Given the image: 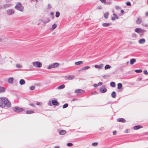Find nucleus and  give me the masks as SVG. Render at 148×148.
Returning <instances> with one entry per match:
<instances>
[{
  "instance_id": "obj_1",
  "label": "nucleus",
  "mask_w": 148,
  "mask_h": 148,
  "mask_svg": "<svg viewBox=\"0 0 148 148\" xmlns=\"http://www.w3.org/2000/svg\"><path fill=\"white\" fill-rule=\"evenodd\" d=\"M9 108L11 106V104L7 98L2 97L0 98V107L4 108L5 107Z\"/></svg>"
},
{
  "instance_id": "obj_2",
  "label": "nucleus",
  "mask_w": 148,
  "mask_h": 148,
  "mask_svg": "<svg viewBox=\"0 0 148 148\" xmlns=\"http://www.w3.org/2000/svg\"><path fill=\"white\" fill-rule=\"evenodd\" d=\"M15 8L16 10L22 12L23 10L24 7L22 5L21 3H18L15 6Z\"/></svg>"
},
{
  "instance_id": "obj_3",
  "label": "nucleus",
  "mask_w": 148,
  "mask_h": 148,
  "mask_svg": "<svg viewBox=\"0 0 148 148\" xmlns=\"http://www.w3.org/2000/svg\"><path fill=\"white\" fill-rule=\"evenodd\" d=\"M59 65V64L58 63L56 62L52 63L49 65L47 69H50L51 68H55L56 67Z\"/></svg>"
},
{
  "instance_id": "obj_4",
  "label": "nucleus",
  "mask_w": 148,
  "mask_h": 148,
  "mask_svg": "<svg viewBox=\"0 0 148 148\" xmlns=\"http://www.w3.org/2000/svg\"><path fill=\"white\" fill-rule=\"evenodd\" d=\"M32 64L34 67H36L40 68L42 66V64L39 61L33 62Z\"/></svg>"
},
{
  "instance_id": "obj_5",
  "label": "nucleus",
  "mask_w": 148,
  "mask_h": 148,
  "mask_svg": "<svg viewBox=\"0 0 148 148\" xmlns=\"http://www.w3.org/2000/svg\"><path fill=\"white\" fill-rule=\"evenodd\" d=\"M12 110L16 112H19L23 111V109L18 107H14L12 108Z\"/></svg>"
},
{
  "instance_id": "obj_6",
  "label": "nucleus",
  "mask_w": 148,
  "mask_h": 148,
  "mask_svg": "<svg viewBox=\"0 0 148 148\" xmlns=\"http://www.w3.org/2000/svg\"><path fill=\"white\" fill-rule=\"evenodd\" d=\"M8 15H11L14 13V11L12 9H10L7 10L6 11Z\"/></svg>"
},
{
  "instance_id": "obj_7",
  "label": "nucleus",
  "mask_w": 148,
  "mask_h": 148,
  "mask_svg": "<svg viewBox=\"0 0 148 148\" xmlns=\"http://www.w3.org/2000/svg\"><path fill=\"white\" fill-rule=\"evenodd\" d=\"M74 78V76L73 75H69L65 77V78L67 80H72Z\"/></svg>"
},
{
  "instance_id": "obj_8",
  "label": "nucleus",
  "mask_w": 148,
  "mask_h": 148,
  "mask_svg": "<svg viewBox=\"0 0 148 148\" xmlns=\"http://www.w3.org/2000/svg\"><path fill=\"white\" fill-rule=\"evenodd\" d=\"M107 89L104 86H102L100 88V91L103 93H105L107 91Z\"/></svg>"
},
{
  "instance_id": "obj_9",
  "label": "nucleus",
  "mask_w": 148,
  "mask_h": 148,
  "mask_svg": "<svg viewBox=\"0 0 148 148\" xmlns=\"http://www.w3.org/2000/svg\"><path fill=\"white\" fill-rule=\"evenodd\" d=\"M50 19H49V18H48L47 19V21H45V20H44L43 19H40V22H42V23H44V24L45 25H46L47 23L49 22L50 21Z\"/></svg>"
},
{
  "instance_id": "obj_10",
  "label": "nucleus",
  "mask_w": 148,
  "mask_h": 148,
  "mask_svg": "<svg viewBox=\"0 0 148 148\" xmlns=\"http://www.w3.org/2000/svg\"><path fill=\"white\" fill-rule=\"evenodd\" d=\"M117 121L118 122L122 123H125L126 122V120L123 118H119L117 119Z\"/></svg>"
},
{
  "instance_id": "obj_11",
  "label": "nucleus",
  "mask_w": 148,
  "mask_h": 148,
  "mask_svg": "<svg viewBox=\"0 0 148 148\" xmlns=\"http://www.w3.org/2000/svg\"><path fill=\"white\" fill-rule=\"evenodd\" d=\"M135 32L138 34H140L143 32V30L140 28H137L135 29Z\"/></svg>"
},
{
  "instance_id": "obj_12",
  "label": "nucleus",
  "mask_w": 148,
  "mask_h": 148,
  "mask_svg": "<svg viewBox=\"0 0 148 148\" xmlns=\"http://www.w3.org/2000/svg\"><path fill=\"white\" fill-rule=\"evenodd\" d=\"M103 66V64H101L99 65H95L94 67L100 69L102 68Z\"/></svg>"
},
{
  "instance_id": "obj_13",
  "label": "nucleus",
  "mask_w": 148,
  "mask_h": 148,
  "mask_svg": "<svg viewBox=\"0 0 148 148\" xmlns=\"http://www.w3.org/2000/svg\"><path fill=\"white\" fill-rule=\"evenodd\" d=\"M84 91L80 89H78L75 90V92L76 93H82Z\"/></svg>"
},
{
  "instance_id": "obj_14",
  "label": "nucleus",
  "mask_w": 148,
  "mask_h": 148,
  "mask_svg": "<svg viewBox=\"0 0 148 148\" xmlns=\"http://www.w3.org/2000/svg\"><path fill=\"white\" fill-rule=\"evenodd\" d=\"M142 126L140 125H138L134 126V129L135 130H138V129L142 128Z\"/></svg>"
},
{
  "instance_id": "obj_15",
  "label": "nucleus",
  "mask_w": 148,
  "mask_h": 148,
  "mask_svg": "<svg viewBox=\"0 0 148 148\" xmlns=\"http://www.w3.org/2000/svg\"><path fill=\"white\" fill-rule=\"evenodd\" d=\"M111 25V23H103L102 25L104 27H107L110 26Z\"/></svg>"
},
{
  "instance_id": "obj_16",
  "label": "nucleus",
  "mask_w": 148,
  "mask_h": 148,
  "mask_svg": "<svg viewBox=\"0 0 148 148\" xmlns=\"http://www.w3.org/2000/svg\"><path fill=\"white\" fill-rule=\"evenodd\" d=\"M13 80V78L12 77L9 78L8 79V82L10 84L12 83Z\"/></svg>"
},
{
  "instance_id": "obj_17",
  "label": "nucleus",
  "mask_w": 148,
  "mask_h": 148,
  "mask_svg": "<svg viewBox=\"0 0 148 148\" xmlns=\"http://www.w3.org/2000/svg\"><path fill=\"white\" fill-rule=\"evenodd\" d=\"M138 42H139V43L141 44H143L145 42V39L142 38V39L139 40Z\"/></svg>"
},
{
  "instance_id": "obj_18",
  "label": "nucleus",
  "mask_w": 148,
  "mask_h": 148,
  "mask_svg": "<svg viewBox=\"0 0 148 148\" xmlns=\"http://www.w3.org/2000/svg\"><path fill=\"white\" fill-rule=\"evenodd\" d=\"M136 62V60L134 58H132L130 60V64L131 65L133 64Z\"/></svg>"
},
{
  "instance_id": "obj_19",
  "label": "nucleus",
  "mask_w": 148,
  "mask_h": 148,
  "mask_svg": "<svg viewBox=\"0 0 148 148\" xmlns=\"http://www.w3.org/2000/svg\"><path fill=\"white\" fill-rule=\"evenodd\" d=\"M59 134L60 135H63L66 133V131L65 130H62L59 132Z\"/></svg>"
},
{
  "instance_id": "obj_20",
  "label": "nucleus",
  "mask_w": 148,
  "mask_h": 148,
  "mask_svg": "<svg viewBox=\"0 0 148 148\" xmlns=\"http://www.w3.org/2000/svg\"><path fill=\"white\" fill-rule=\"evenodd\" d=\"M142 22V19L141 18L139 17L137 19L136 22L138 24Z\"/></svg>"
},
{
  "instance_id": "obj_21",
  "label": "nucleus",
  "mask_w": 148,
  "mask_h": 148,
  "mask_svg": "<svg viewBox=\"0 0 148 148\" xmlns=\"http://www.w3.org/2000/svg\"><path fill=\"white\" fill-rule=\"evenodd\" d=\"M52 103L53 105H56L58 103V102L56 100H53L52 101Z\"/></svg>"
},
{
  "instance_id": "obj_22",
  "label": "nucleus",
  "mask_w": 148,
  "mask_h": 148,
  "mask_svg": "<svg viewBox=\"0 0 148 148\" xmlns=\"http://www.w3.org/2000/svg\"><path fill=\"white\" fill-rule=\"evenodd\" d=\"M19 83L21 85H23L25 84V82L24 79H21Z\"/></svg>"
},
{
  "instance_id": "obj_23",
  "label": "nucleus",
  "mask_w": 148,
  "mask_h": 148,
  "mask_svg": "<svg viewBox=\"0 0 148 148\" xmlns=\"http://www.w3.org/2000/svg\"><path fill=\"white\" fill-rule=\"evenodd\" d=\"M65 87V86L64 85V84H62V85L59 86L58 87V89H63Z\"/></svg>"
},
{
  "instance_id": "obj_24",
  "label": "nucleus",
  "mask_w": 148,
  "mask_h": 148,
  "mask_svg": "<svg viewBox=\"0 0 148 148\" xmlns=\"http://www.w3.org/2000/svg\"><path fill=\"white\" fill-rule=\"evenodd\" d=\"M83 63V62L82 61H80L75 62V64L76 65H79L80 64H82Z\"/></svg>"
},
{
  "instance_id": "obj_25",
  "label": "nucleus",
  "mask_w": 148,
  "mask_h": 148,
  "mask_svg": "<svg viewBox=\"0 0 148 148\" xmlns=\"http://www.w3.org/2000/svg\"><path fill=\"white\" fill-rule=\"evenodd\" d=\"M34 113V112L33 110H27L26 111V113L27 114H32Z\"/></svg>"
},
{
  "instance_id": "obj_26",
  "label": "nucleus",
  "mask_w": 148,
  "mask_h": 148,
  "mask_svg": "<svg viewBox=\"0 0 148 148\" xmlns=\"http://www.w3.org/2000/svg\"><path fill=\"white\" fill-rule=\"evenodd\" d=\"M111 66L107 64L106 65L105 67H104V69L105 70H107L108 69H110L111 68Z\"/></svg>"
},
{
  "instance_id": "obj_27",
  "label": "nucleus",
  "mask_w": 148,
  "mask_h": 148,
  "mask_svg": "<svg viewBox=\"0 0 148 148\" xmlns=\"http://www.w3.org/2000/svg\"><path fill=\"white\" fill-rule=\"evenodd\" d=\"M5 90L3 87H0V93L1 92H4Z\"/></svg>"
},
{
  "instance_id": "obj_28",
  "label": "nucleus",
  "mask_w": 148,
  "mask_h": 148,
  "mask_svg": "<svg viewBox=\"0 0 148 148\" xmlns=\"http://www.w3.org/2000/svg\"><path fill=\"white\" fill-rule=\"evenodd\" d=\"M116 93L114 91L112 92L111 94V96L113 98H115L116 97Z\"/></svg>"
},
{
  "instance_id": "obj_29",
  "label": "nucleus",
  "mask_w": 148,
  "mask_h": 148,
  "mask_svg": "<svg viewBox=\"0 0 148 148\" xmlns=\"http://www.w3.org/2000/svg\"><path fill=\"white\" fill-rule=\"evenodd\" d=\"M109 14L108 12H106L104 14V17L106 18H107Z\"/></svg>"
},
{
  "instance_id": "obj_30",
  "label": "nucleus",
  "mask_w": 148,
  "mask_h": 148,
  "mask_svg": "<svg viewBox=\"0 0 148 148\" xmlns=\"http://www.w3.org/2000/svg\"><path fill=\"white\" fill-rule=\"evenodd\" d=\"M57 27V25L55 24H53L51 27L52 30H53L56 28Z\"/></svg>"
},
{
  "instance_id": "obj_31",
  "label": "nucleus",
  "mask_w": 148,
  "mask_h": 148,
  "mask_svg": "<svg viewBox=\"0 0 148 148\" xmlns=\"http://www.w3.org/2000/svg\"><path fill=\"white\" fill-rule=\"evenodd\" d=\"M110 85L112 87H114L115 86V84L114 82H112L110 83Z\"/></svg>"
},
{
  "instance_id": "obj_32",
  "label": "nucleus",
  "mask_w": 148,
  "mask_h": 148,
  "mask_svg": "<svg viewBox=\"0 0 148 148\" xmlns=\"http://www.w3.org/2000/svg\"><path fill=\"white\" fill-rule=\"evenodd\" d=\"M122 86V85L121 83H119L118 84V89H121Z\"/></svg>"
},
{
  "instance_id": "obj_33",
  "label": "nucleus",
  "mask_w": 148,
  "mask_h": 148,
  "mask_svg": "<svg viewBox=\"0 0 148 148\" xmlns=\"http://www.w3.org/2000/svg\"><path fill=\"white\" fill-rule=\"evenodd\" d=\"M135 71L137 73H140L142 72V70L141 69L136 70Z\"/></svg>"
},
{
  "instance_id": "obj_34",
  "label": "nucleus",
  "mask_w": 148,
  "mask_h": 148,
  "mask_svg": "<svg viewBox=\"0 0 148 148\" xmlns=\"http://www.w3.org/2000/svg\"><path fill=\"white\" fill-rule=\"evenodd\" d=\"M60 15V13L59 12H57L56 13V17H58Z\"/></svg>"
},
{
  "instance_id": "obj_35",
  "label": "nucleus",
  "mask_w": 148,
  "mask_h": 148,
  "mask_svg": "<svg viewBox=\"0 0 148 148\" xmlns=\"http://www.w3.org/2000/svg\"><path fill=\"white\" fill-rule=\"evenodd\" d=\"M68 105L67 103H65L63 106V108H65L68 107Z\"/></svg>"
},
{
  "instance_id": "obj_36",
  "label": "nucleus",
  "mask_w": 148,
  "mask_h": 148,
  "mask_svg": "<svg viewBox=\"0 0 148 148\" xmlns=\"http://www.w3.org/2000/svg\"><path fill=\"white\" fill-rule=\"evenodd\" d=\"M16 66L17 68H21L22 67V66L20 64H18L16 65Z\"/></svg>"
},
{
  "instance_id": "obj_37",
  "label": "nucleus",
  "mask_w": 148,
  "mask_h": 148,
  "mask_svg": "<svg viewBox=\"0 0 148 148\" xmlns=\"http://www.w3.org/2000/svg\"><path fill=\"white\" fill-rule=\"evenodd\" d=\"M67 146L68 147H71L73 145V144L71 143H68L67 144Z\"/></svg>"
},
{
  "instance_id": "obj_38",
  "label": "nucleus",
  "mask_w": 148,
  "mask_h": 148,
  "mask_svg": "<svg viewBox=\"0 0 148 148\" xmlns=\"http://www.w3.org/2000/svg\"><path fill=\"white\" fill-rule=\"evenodd\" d=\"M35 88V87L34 86H32L30 87V89L31 90H34Z\"/></svg>"
},
{
  "instance_id": "obj_39",
  "label": "nucleus",
  "mask_w": 148,
  "mask_h": 148,
  "mask_svg": "<svg viewBox=\"0 0 148 148\" xmlns=\"http://www.w3.org/2000/svg\"><path fill=\"white\" fill-rule=\"evenodd\" d=\"M42 103L41 102H37L36 104L38 106H41L42 105Z\"/></svg>"
},
{
  "instance_id": "obj_40",
  "label": "nucleus",
  "mask_w": 148,
  "mask_h": 148,
  "mask_svg": "<svg viewBox=\"0 0 148 148\" xmlns=\"http://www.w3.org/2000/svg\"><path fill=\"white\" fill-rule=\"evenodd\" d=\"M115 8L117 10H119L121 9L120 7L118 6H115Z\"/></svg>"
},
{
  "instance_id": "obj_41",
  "label": "nucleus",
  "mask_w": 148,
  "mask_h": 148,
  "mask_svg": "<svg viewBox=\"0 0 148 148\" xmlns=\"http://www.w3.org/2000/svg\"><path fill=\"white\" fill-rule=\"evenodd\" d=\"M126 4L128 6H130L131 5V3L129 1L127 2L126 3Z\"/></svg>"
},
{
  "instance_id": "obj_42",
  "label": "nucleus",
  "mask_w": 148,
  "mask_h": 148,
  "mask_svg": "<svg viewBox=\"0 0 148 148\" xmlns=\"http://www.w3.org/2000/svg\"><path fill=\"white\" fill-rule=\"evenodd\" d=\"M29 105H30L31 106H32L34 107H36V105H35V104H34V103L29 104Z\"/></svg>"
},
{
  "instance_id": "obj_43",
  "label": "nucleus",
  "mask_w": 148,
  "mask_h": 148,
  "mask_svg": "<svg viewBox=\"0 0 148 148\" xmlns=\"http://www.w3.org/2000/svg\"><path fill=\"white\" fill-rule=\"evenodd\" d=\"M130 129H127L126 130L125 132L126 133H128L130 132Z\"/></svg>"
},
{
  "instance_id": "obj_44",
  "label": "nucleus",
  "mask_w": 148,
  "mask_h": 148,
  "mask_svg": "<svg viewBox=\"0 0 148 148\" xmlns=\"http://www.w3.org/2000/svg\"><path fill=\"white\" fill-rule=\"evenodd\" d=\"M90 68V67L89 66H87L84 67L85 70L89 69Z\"/></svg>"
},
{
  "instance_id": "obj_45",
  "label": "nucleus",
  "mask_w": 148,
  "mask_h": 148,
  "mask_svg": "<svg viewBox=\"0 0 148 148\" xmlns=\"http://www.w3.org/2000/svg\"><path fill=\"white\" fill-rule=\"evenodd\" d=\"M145 75H147L148 73L147 71L146 70H145L143 71Z\"/></svg>"
},
{
  "instance_id": "obj_46",
  "label": "nucleus",
  "mask_w": 148,
  "mask_h": 148,
  "mask_svg": "<svg viewBox=\"0 0 148 148\" xmlns=\"http://www.w3.org/2000/svg\"><path fill=\"white\" fill-rule=\"evenodd\" d=\"M100 1L103 3H105L106 2V0H100Z\"/></svg>"
},
{
  "instance_id": "obj_47",
  "label": "nucleus",
  "mask_w": 148,
  "mask_h": 148,
  "mask_svg": "<svg viewBox=\"0 0 148 148\" xmlns=\"http://www.w3.org/2000/svg\"><path fill=\"white\" fill-rule=\"evenodd\" d=\"M97 145V143H92V145L93 146H96Z\"/></svg>"
},
{
  "instance_id": "obj_48",
  "label": "nucleus",
  "mask_w": 148,
  "mask_h": 148,
  "mask_svg": "<svg viewBox=\"0 0 148 148\" xmlns=\"http://www.w3.org/2000/svg\"><path fill=\"white\" fill-rule=\"evenodd\" d=\"M103 84V83L101 82H100L98 83V86L99 85H101Z\"/></svg>"
},
{
  "instance_id": "obj_49",
  "label": "nucleus",
  "mask_w": 148,
  "mask_h": 148,
  "mask_svg": "<svg viewBox=\"0 0 148 148\" xmlns=\"http://www.w3.org/2000/svg\"><path fill=\"white\" fill-rule=\"evenodd\" d=\"M98 86V85L97 84H94V86L96 88Z\"/></svg>"
},
{
  "instance_id": "obj_50",
  "label": "nucleus",
  "mask_w": 148,
  "mask_h": 148,
  "mask_svg": "<svg viewBox=\"0 0 148 148\" xmlns=\"http://www.w3.org/2000/svg\"><path fill=\"white\" fill-rule=\"evenodd\" d=\"M132 36L134 38H136V35L135 34H132Z\"/></svg>"
},
{
  "instance_id": "obj_51",
  "label": "nucleus",
  "mask_w": 148,
  "mask_h": 148,
  "mask_svg": "<svg viewBox=\"0 0 148 148\" xmlns=\"http://www.w3.org/2000/svg\"><path fill=\"white\" fill-rule=\"evenodd\" d=\"M113 135H116V131L113 132Z\"/></svg>"
},
{
  "instance_id": "obj_52",
  "label": "nucleus",
  "mask_w": 148,
  "mask_h": 148,
  "mask_svg": "<svg viewBox=\"0 0 148 148\" xmlns=\"http://www.w3.org/2000/svg\"><path fill=\"white\" fill-rule=\"evenodd\" d=\"M116 18L115 17H112V21H114L115 20Z\"/></svg>"
},
{
  "instance_id": "obj_53",
  "label": "nucleus",
  "mask_w": 148,
  "mask_h": 148,
  "mask_svg": "<svg viewBox=\"0 0 148 148\" xmlns=\"http://www.w3.org/2000/svg\"><path fill=\"white\" fill-rule=\"evenodd\" d=\"M48 105L49 106H51V102L50 101H49L48 103Z\"/></svg>"
},
{
  "instance_id": "obj_54",
  "label": "nucleus",
  "mask_w": 148,
  "mask_h": 148,
  "mask_svg": "<svg viewBox=\"0 0 148 148\" xmlns=\"http://www.w3.org/2000/svg\"><path fill=\"white\" fill-rule=\"evenodd\" d=\"M105 4H109V5H110L111 4V3L110 2H106V3H105Z\"/></svg>"
},
{
  "instance_id": "obj_55",
  "label": "nucleus",
  "mask_w": 148,
  "mask_h": 148,
  "mask_svg": "<svg viewBox=\"0 0 148 148\" xmlns=\"http://www.w3.org/2000/svg\"><path fill=\"white\" fill-rule=\"evenodd\" d=\"M51 7L50 6V5L49 4L48 5V8L50 9L51 8Z\"/></svg>"
},
{
  "instance_id": "obj_56",
  "label": "nucleus",
  "mask_w": 148,
  "mask_h": 148,
  "mask_svg": "<svg viewBox=\"0 0 148 148\" xmlns=\"http://www.w3.org/2000/svg\"><path fill=\"white\" fill-rule=\"evenodd\" d=\"M121 13H123L124 12V11L123 10H121Z\"/></svg>"
},
{
  "instance_id": "obj_57",
  "label": "nucleus",
  "mask_w": 148,
  "mask_h": 148,
  "mask_svg": "<svg viewBox=\"0 0 148 148\" xmlns=\"http://www.w3.org/2000/svg\"><path fill=\"white\" fill-rule=\"evenodd\" d=\"M145 14L146 16H148V12H147L145 13Z\"/></svg>"
},
{
  "instance_id": "obj_58",
  "label": "nucleus",
  "mask_w": 148,
  "mask_h": 148,
  "mask_svg": "<svg viewBox=\"0 0 148 148\" xmlns=\"http://www.w3.org/2000/svg\"><path fill=\"white\" fill-rule=\"evenodd\" d=\"M113 15L114 16V17H116L117 16L116 14L115 13H114Z\"/></svg>"
},
{
  "instance_id": "obj_59",
  "label": "nucleus",
  "mask_w": 148,
  "mask_h": 148,
  "mask_svg": "<svg viewBox=\"0 0 148 148\" xmlns=\"http://www.w3.org/2000/svg\"><path fill=\"white\" fill-rule=\"evenodd\" d=\"M145 27H148V25L147 24H146L145 25Z\"/></svg>"
},
{
  "instance_id": "obj_60",
  "label": "nucleus",
  "mask_w": 148,
  "mask_h": 148,
  "mask_svg": "<svg viewBox=\"0 0 148 148\" xmlns=\"http://www.w3.org/2000/svg\"><path fill=\"white\" fill-rule=\"evenodd\" d=\"M50 14L51 15H53V12H51L50 13Z\"/></svg>"
},
{
  "instance_id": "obj_61",
  "label": "nucleus",
  "mask_w": 148,
  "mask_h": 148,
  "mask_svg": "<svg viewBox=\"0 0 148 148\" xmlns=\"http://www.w3.org/2000/svg\"><path fill=\"white\" fill-rule=\"evenodd\" d=\"M2 41V39L0 37V42H1Z\"/></svg>"
},
{
  "instance_id": "obj_62",
  "label": "nucleus",
  "mask_w": 148,
  "mask_h": 148,
  "mask_svg": "<svg viewBox=\"0 0 148 148\" xmlns=\"http://www.w3.org/2000/svg\"><path fill=\"white\" fill-rule=\"evenodd\" d=\"M116 18L117 19H119V17L117 16H116Z\"/></svg>"
},
{
  "instance_id": "obj_63",
  "label": "nucleus",
  "mask_w": 148,
  "mask_h": 148,
  "mask_svg": "<svg viewBox=\"0 0 148 148\" xmlns=\"http://www.w3.org/2000/svg\"><path fill=\"white\" fill-rule=\"evenodd\" d=\"M54 148H59V147L58 146H56L54 147Z\"/></svg>"
},
{
  "instance_id": "obj_64",
  "label": "nucleus",
  "mask_w": 148,
  "mask_h": 148,
  "mask_svg": "<svg viewBox=\"0 0 148 148\" xmlns=\"http://www.w3.org/2000/svg\"><path fill=\"white\" fill-rule=\"evenodd\" d=\"M81 70H85V69L84 68H84H82V69Z\"/></svg>"
}]
</instances>
